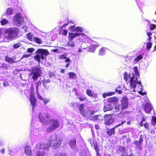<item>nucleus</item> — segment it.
<instances>
[{
    "label": "nucleus",
    "instance_id": "4be33fe9",
    "mask_svg": "<svg viewBox=\"0 0 156 156\" xmlns=\"http://www.w3.org/2000/svg\"><path fill=\"white\" fill-rule=\"evenodd\" d=\"M76 140L75 138L71 139L69 142V144L72 148H75L76 147Z\"/></svg>",
    "mask_w": 156,
    "mask_h": 156
},
{
    "label": "nucleus",
    "instance_id": "338daca9",
    "mask_svg": "<svg viewBox=\"0 0 156 156\" xmlns=\"http://www.w3.org/2000/svg\"><path fill=\"white\" fill-rule=\"evenodd\" d=\"M152 120L153 121L156 123V117L153 116L152 118Z\"/></svg>",
    "mask_w": 156,
    "mask_h": 156
},
{
    "label": "nucleus",
    "instance_id": "ea45409f",
    "mask_svg": "<svg viewBox=\"0 0 156 156\" xmlns=\"http://www.w3.org/2000/svg\"><path fill=\"white\" fill-rule=\"evenodd\" d=\"M21 46V44L20 42L14 44L13 46L14 49H17L19 48Z\"/></svg>",
    "mask_w": 156,
    "mask_h": 156
},
{
    "label": "nucleus",
    "instance_id": "f8f14e48",
    "mask_svg": "<svg viewBox=\"0 0 156 156\" xmlns=\"http://www.w3.org/2000/svg\"><path fill=\"white\" fill-rule=\"evenodd\" d=\"M96 112V111H91L89 109H86L80 113L82 116L88 119L90 115L93 114Z\"/></svg>",
    "mask_w": 156,
    "mask_h": 156
},
{
    "label": "nucleus",
    "instance_id": "c9c22d12",
    "mask_svg": "<svg viewBox=\"0 0 156 156\" xmlns=\"http://www.w3.org/2000/svg\"><path fill=\"white\" fill-rule=\"evenodd\" d=\"M87 94L90 97H92L94 95L93 93L90 90H87L86 91Z\"/></svg>",
    "mask_w": 156,
    "mask_h": 156
},
{
    "label": "nucleus",
    "instance_id": "58836bf2",
    "mask_svg": "<svg viewBox=\"0 0 156 156\" xmlns=\"http://www.w3.org/2000/svg\"><path fill=\"white\" fill-rule=\"evenodd\" d=\"M50 81L49 79H47L46 80H44L42 81L43 84L45 87H46V85L47 83H50Z\"/></svg>",
    "mask_w": 156,
    "mask_h": 156
},
{
    "label": "nucleus",
    "instance_id": "39448f33",
    "mask_svg": "<svg viewBox=\"0 0 156 156\" xmlns=\"http://www.w3.org/2000/svg\"><path fill=\"white\" fill-rule=\"evenodd\" d=\"M42 73V70L37 66L35 67L32 69V72L30 75L34 80L36 81Z\"/></svg>",
    "mask_w": 156,
    "mask_h": 156
},
{
    "label": "nucleus",
    "instance_id": "7c9ffc66",
    "mask_svg": "<svg viewBox=\"0 0 156 156\" xmlns=\"http://www.w3.org/2000/svg\"><path fill=\"white\" fill-rule=\"evenodd\" d=\"M34 41L37 44H40L42 43V41L41 39L37 38V37H34Z\"/></svg>",
    "mask_w": 156,
    "mask_h": 156
},
{
    "label": "nucleus",
    "instance_id": "b1692460",
    "mask_svg": "<svg viewBox=\"0 0 156 156\" xmlns=\"http://www.w3.org/2000/svg\"><path fill=\"white\" fill-rule=\"evenodd\" d=\"M118 101V98L116 97H113L110 98L108 99L107 101L108 102H109L110 103H111L117 102Z\"/></svg>",
    "mask_w": 156,
    "mask_h": 156
},
{
    "label": "nucleus",
    "instance_id": "cd10ccee",
    "mask_svg": "<svg viewBox=\"0 0 156 156\" xmlns=\"http://www.w3.org/2000/svg\"><path fill=\"white\" fill-rule=\"evenodd\" d=\"M43 142L40 143H38L37 144L36 147L37 149H44Z\"/></svg>",
    "mask_w": 156,
    "mask_h": 156
},
{
    "label": "nucleus",
    "instance_id": "f257e3e1",
    "mask_svg": "<svg viewBox=\"0 0 156 156\" xmlns=\"http://www.w3.org/2000/svg\"><path fill=\"white\" fill-rule=\"evenodd\" d=\"M135 73H132V76L130 74H128L127 72H125L124 73V79L126 82H127L128 79L130 78L129 82L131 88H133V91L135 92V89L136 87V84H140L141 85V82L140 80H138L140 78V75L136 66L133 67Z\"/></svg>",
    "mask_w": 156,
    "mask_h": 156
},
{
    "label": "nucleus",
    "instance_id": "bb28decb",
    "mask_svg": "<svg viewBox=\"0 0 156 156\" xmlns=\"http://www.w3.org/2000/svg\"><path fill=\"white\" fill-rule=\"evenodd\" d=\"M33 36V34L31 32H30L27 34L26 37L29 41H32L34 40Z\"/></svg>",
    "mask_w": 156,
    "mask_h": 156
},
{
    "label": "nucleus",
    "instance_id": "052dcab7",
    "mask_svg": "<svg viewBox=\"0 0 156 156\" xmlns=\"http://www.w3.org/2000/svg\"><path fill=\"white\" fill-rule=\"evenodd\" d=\"M75 36H76V37L80 36V35H83L84 34V33H83L82 34H80V33H76L74 34Z\"/></svg>",
    "mask_w": 156,
    "mask_h": 156
},
{
    "label": "nucleus",
    "instance_id": "4468645a",
    "mask_svg": "<svg viewBox=\"0 0 156 156\" xmlns=\"http://www.w3.org/2000/svg\"><path fill=\"white\" fill-rule=\"evenodd\" d=\"M117 92L119 94H121L122 92L121 90H118L116 88L115 90V91H111L109 92L104 93L102 94L103 97L104 98H106L108 96H110L113 95L115 94V92Z\"/></svg>",
    "mask_w": 156,
    "mask_h": 156
},
{
    "label": "nucleus",
    "instance_id": "c756f323",
    "mask_svg": "<svg viewBox=\"0 0 156 156\" xmlns=\"http://www.w3.org/2000/svg\"><path fill=\"white\" fill-rule=\"evenodd\" d=\"M13 12L12 9L11 8H8L6 10L5 14L7 15H11L12 14Z\"/></svg>",
    "mask_w": 156,
    "mask_h": 156
},
{
    "label": "nucleus",
    "instance_id": "6e6d98bb",
    "mask_svg": "<svg viewBox=\"0 0 156 156\" xmlns=\"http://www.w3.org/2000/svg\"><path fill=\"white\" fill-rule=\"evenodd\" d=\"M48 75L51 78L53 76H54V74L52 72H49L48 73Z\"/></svg>",
    "mask_w": 156,
    "mask_h": 156
},
{
    "label": "nucleus",
    "instance_id": "2f4dec72",
    "mask_svg": "<svg viewBox=\"0 0 156 156\" xmlns=\"http://www.w3.org/2000/svg\"><path fill=\"white\" fill-rule=\"evenodd\" d=\"M0 68L3 69L7 70L9 69L8 65L5 63H3L0 66Z\"/></svg>",
    "mask_w": 156,
    "mask_h": 156
},
{
    "label": "nucleus",
    "instance_id": "9d476101",
    "mask_svg": "<svg viewBox=\"0 0 156 156\" xmlns=\"http://www.w3.org/2000/svg\"><path fill=\"white\" fill-rule=\"evenodd\" d=\"M23 20V17L20 13L17 14L14 16V21L18 25L22 24Z\"/></svg>",
    "mask_w": 156,
    "mask_h": 156
},
{
    "label": "nucleus",
    "instance_id": "1a4fd4ad",
    "mask_svg": "<svg viewBox=\"0 0 156 156\" xmlns=\"http://www.w3.org/2000/svg\"><path fill=\"white\" fill-rule=\"evenodd\" d=\"M126 122V120H122L121 123H119L111 129H108L107 131H106V133L109 137L111 136L112 135H114L115 134V129L118 127L122 125Z\"/></svg>",
    "mask_w": 156,
    "mask_h": 156
},
{
    "label": "nucleus",
    "instance_id": "f3484780",
    "mask_svg": "<svg viewBox=\"0 0 156 156\" xmlns=\"http://www.w3.org/2000/svg\"><path fill=\"white\" fill-rule=\"evenodd\" d=\"M113 108L111 103H110L107 101L104 102L103 110L104 112L112 110Z\"/></svg>",
    "mask_w": 156,
    "mask_h": 156
},
{
    "label": "nucleus",
    "instance_id": "e433bc0d",
    "mask_svg": "<svg viewBox=\"0 0 156 156\" xmlns=\"http://www.w3.org/2000/svg\"><path fill=\"white\" fill-rule=\"evenodd\" d=\"M84 104H82L80 105L79 106V110L80 113L81 112L85 110L84 109Z\"/></svg>",
    "mask_w": 156,
    "mask_h": 156
},
{
    "label": "nucleus",
    "instance_id": "f704fd0d",
    "mask_svg": "<svg viewBox=\"0 0 156 156\" xmlns=\"http://www.w3.org/2000/svg\"><path fill=\"white\" fill-rule=\"evenodd\" d=\"M45 153L44 151H38L37 152V156H44Z\"/></svg>",
    "mask_w": 156,
    "mask_h": 156
},
{
    "label": "nucleus",
    "instance_id": "4c0bfd02",
    "mask_svg": "<svg viewBox=\"0 0 156 156\" xmlns=\"http://www.w3.org/2000/svg\"><path fill=\"white\" fill-rule=\"evenodd\" d=\"M72 41H69L68 42L67 44L70 47H74L75 46V44L74 42H72Z\"/></svg>",
    "mask_w": 156,
    "mask_h": 156
},
{
    "label": "nucleus",
    "instance_id": "aec40b11",
    "mask_svg": "<svg viewBox=\"0 0 156 156\" xmlns=\"http://www.w3.org/2000/svg\"><path fill=\"white\" fill-rule=\"evenodd\" d=\"M44 146V148L45 149H48L49 148L50 146H51V144H50L49 139H46L44 140L43 141Z\"/></svg>",
    "mask_w": 156,
    "mask_h": 156
},
{
    "label": "nucleus",
    "instance_id": "6ab92c4d",
    "mask_svg": "<svg viewBox=\"0 0 156 156\" xmlns=\"http://www.w3.org/2000/svg\"><path fill=\"white\" fill-rule=\"evenodd\" d=\"M101 117L100 115H93V114L90 115L89 116V119L90 120L93 121H96L98 120H101Z\"/></svg>",
    "mask_w": 156,
    "mask_h": 156
},
{
    "label": "nucleus",
    "instance_id": "7ed1b4c3",
    "mask_svg": "<svg viewBox=\"0 0 156 156\" xmlns=\"http://www.w3.org/2000/svg\"><path fill=\"white\" fill-rule=\"evenodd\" d=\"M49 140L51 147L54 149H56L58 148L62 141V138L55 134L51 136Z\"/></svg>",
    "mask_w": 156,
    "mask_h": 156
},
{
    "label": "nucleus",
    "instance_id": "20e7f679",
    "mask_svg": "<svg viewBox=\"0 0 156 156\" xmlns=\"http://www.w3.org/2000/svg\"><path fill=\"white\" fill-rule=\"evenodd\" d=\"M36 55L34 56V59L38 62L40 63L41 58L43 60L44 58L49 54V51L47 49H38L36 51Z\"/></svg>",
    "mask_w": 156,
    "mask_h": 156
},
{
    "label": "nucleus",
    "instance_id": "a19ab883",
    "mask_svg": "<svg viewBox=\"0 0 156 156\" xmlns=\"http://www.w3.org/2000/svg\"><path fill=\"white\" fill-rule=\"evenodd\" d=\"M8 22V21L7 20L4 19L2 20L1 21V25H4L6 24Z\"/></svg>",
    "mask_w": 156,
    "mask_h": 156
},
{
    "label": "nucleus",
    "instance_id": "a18cd8bd",
    "mask_svg": "<svg viewBox=\"0 0 156 156\" xmlns=\"http://www.w3.org/2000/svg\"><path fill=\"white\" fill-rule=\"evenodd\" d=\"M152 44L151 42H149L147 44L146 47L148 50H149L150 48H151Z\"/></svg>",
    "mask_w": 156,
    "mask_h": 156
},
{
    "label": "nucleus",
    "instance_id": "0e129e2a",
    "mask_svg": "<svg viewBox=\"0 0 156 156\" xmlns=\"http://www.w3.org/2000/svg\"><path fill=\"white\" fill-rule=\"evenodd\" d=\"M65 59V62H71L70 59L68 57H66Z\"/></svg>",
    "mask_w": 156,
    "mask_h": 156
},
{
    "label": "nucleus",
    "instance_id": "864d4df0",
    "mask_svg": "<svg viewBox=\"0 0 156 156\" xmlns=\"http://www.w3.org/2000/svg\"><path fill=\"white\" fill-rule=\"evenodd\" d=\"M66 56L64 55H59V58L61 59H64L65 58Z\"/></svg>",
    "mask_w": 156,
    "mask_h": 156
},
{
    "label": "nucleus",
    "instance_id": "2eb2a0df",
    "mask_svg": "<svg viewBox=\"0 0 156 156\" xmlns=\"http://www.w3.org/2000/svg\"><path fill=\"white\" fill-rule=\"evenodd\" d=\"M30 101L31 102V104L32 105V107L33 109H34L35 106H36L37 100L35 97L34 94L31 93L29 99Z\"/></svg>",
    "mask_w": 156,
    "mask_h": 156
},
{
    "label": "nucleus",
    "instance_id": "603ef678",
    "mask_svg": "<svg viewBox=\"0 0 156 156\" xmlns=\"http://www.w3.org/2000/svg\"><path fill=\"white\" fill-rule=\"evenodd\" d=\"M94 149H95L96 153L99 152V150L98 146L94 147Z\"/></svg>",
    "mask_w": 156,
    "mask_h": 156
},
{
    "label": "nucleus",
    "instance_id": "8fccbe9b",
    "mask_svg": "<svg viewBox=\"0 0 156 156\" xmlns=\"http://www.w3.org/2000/svg\"><path fill=\"white\" fill-rule=\"evenodd\" d=\"M34 50V49L33 48H28L27 49V51L30 53L33 52Z\"/></svg>",
    "mask_w": 156,
    "mask_h": 156
},
{
    "label": "nucleus",
    "instance_id": "79ce46f5",
    "mask_svg": "<svg viewBox=\"0 0 156 156\" xmlns=\"http://www.w3.org/2000/svg\"><path fill=\"white\" fill-rule=\"evenodd\" d=\"M41 83L42 82L41 81L39 80L38 81L37 84V85L36 86V91H38V87L40 86L41 85Z\"/></svg>",
    "mask_w": 156,
    "mask_h": 156
},
{
    "label": "nucleus",
    "instance_id": "69168bd1",
    "mask_svg": "<svg viewBox=\"0 0 156 156\" xmlns=\"http://www.w3.org/2000/svg\"><path fill=\"white\" fill-rule=\"evenodd\" d=\"M143 122L141 120L140 122L139 123V124L140 127H142L144 126Z\"/></svg>",
    "mask_w": 156,
    "mask_h": 156
},
{
    "label": "nucleus",
    "instance_id": "ddd939ff",
    "mask_svg": "<svg viewBox=\"0 0 156 156\" xmlns=\"http://www.w3.org/2000/svg\"><path fill=\"white\" fill-rule=\"evenodd\" d=\"M142 107L146 113L149 114L151 112L152 108L151 106L150 103H146L143 104Z\"/></svg>",
    "mask_w": 156,
    "mask_h": 156
},
{
    "label": "nucleus",
    "instance_id": "6e6552de",
    "mask_svg": "<svg viewBox=\"0 0 156 156\" xmlns=\"http://www.w3.org/2000/svg\"><path fill=\"white\" fill-rule=\"evenodd\" d=\"M104 124L106 125H110L114 122L115 119L112 114H108L104 116Z\"/></svg>",
    "mask_w": 156,
    "mask_h": 156
},
{
    "label": "nucleus",
    "instance_id": "473e14b6",
    "mask_svg": "<svg viewBox=\"0 0 156 156\" xmlns=\"http://www.w3.org/2000/svg\"><path fill=\"white\" fill-rule=\"evenodd\" d=\"M69 77L70 79H73L76 76V74L75 73L73 72H69Z\"/></svg>",
    "mask_w": 156,
    "mask_h": 156
},
{
    "label": "nucleus",
    "instance_id": "0eeeda50",
    "mask_svg": "<svg viewBox=\"0 0 156 156\" xmlns=\"http://www.w3.org/2000/svg\"><path fill=\"white\" fill-rule=\"evenodd\" d=\"M38 118L40 122L44 124L48 123L50 119V116L44 113H40Z\"/></svg>",
    "mask_w": 156,
    "mask_h": 156
},
{
    "label": "nucleus",
    "instance_id": "c03bdc74",
    "mask_svg": "<svg viewBox=\"0 0 156 156\" xmlns=\"http://www.w3.org/2000/svg\"><path fill=\"white\" fill-rule=\"evenodd\" d=\"M37 96V97L38 98L41 100H43V99L42 97L40 95L38 91H36Z\"/></svg>",
    "mask_w": 156,
    "mask_h": 156
},
{
    "label": "nucleus",
    "instance_id": "de8ad7c7",
    "mask_svg": "<svg viewBox=\"0 0 156 156\" xmlns=\"http://www.w3.org/2000/svg\"><path fill=\"white\" fill-rule=\"evenodd\" d=\"M144 126L145 129H149L150 128H149V125L148 123L147 122H145L144 123Z\"/></svg>",
    "mask_w": 156,
    "mask_h": 156
},
{
    "label": "nucleus",
    "instance_id": "37998d69",
    "mask_svg": "<svg viewBox=\"0 0 156 156\" xmlns=\"http://www.w3.org/2000/svg\"><path fill=\"white\" fill-rule=\"evenodd\" d=\"M82 28L80 27H76V28L75 29V31L81 32H82Z\"/></svg>",
    "mask_w": 156,
    "mask_h": 156
},
{
    "label": "nucleus",
    "instance_id": "4d7b16f0",
    "mask_svg": "<svg viewBox=\"0 0 156 156\" xmlns=\"http://www.w3.org/2000/svg\"><path fill=\"white\" fill-rule=\"evenodd\" d=\"M67 32L68 31L66 29H65L63 30V32H62V34L63 35H66L67 34Z\"/></svg>",
    "mask_w": 156,
    "mask_h": 156
},
{
    "label": "nucleus",
    "instance_id": "dca6fc26",
    "mask_svg": "<svg viewBox=\"0 0 156 156\" xmlns=\"http://www.w3.org/2000/svg\"><path fill=\"white\" fill-rule=\"evenodd\" d=\"M143 141V137L142 135H140L139 140H135L133 143L137 145L136 147L139 150L142 149V144Z\"/></svg>",
    "mask_w": 156,
    "mask_h": 156
},
{
    "label": "nucleus",
    "instance_id": "a211bd4d",
    "mask_svg": "<svg viewBox=\"0 0 156 156\" xmlns=\"http://www.w3.org/2000/svg\"><path fill=\"white\" fill-rule=\"evenodd\" d=\"M24 152L27 155L31 156L32 154L31 148L30 146H27L24 147Z\"/></svg>",
    "mask_w": 156,
    "mask_h": 156
},
{
    "label": "nucleus",
    "instance_id": "09e8293b",
    "mask_svg": "<svg viewBox=\"0 0 156 156\" xmlns=\"http://www.w3.org/2000/svg\"><path fill=\"white\" fill-rule=\"evenodd\" d=\"M91 146H94V147L96 146H98V144L97 141L94 140L92 144H91Z\"/></svg>",
    "mask_w": 156,
    "mask_h": 156
},
{
    "label": "nucleus",
    "instance_id": "423d86ee",
    "mask_svg": "<svg viewBox=\"0 0 156 156\" xmlns=\"http://www.w3.org/2000/svg\"><path fill=\"white\" fill-rule=\"evenodd\" d=\"M49 126L47 129V131L48 132L54 130L58 127L59 126V122L57 119H51L49 120Z\"/></svg>",
    "mask_w": 156,
    "mask_h": 156
},
{
    "label": "nucleus",
    "instance_id": "774afa93",
    "mask_svg": "<svg viewBox=\"0 0 156 156\" xmlns=\"http://www.w3.org/2000/svg\"><path fill=\"white\" fill-rule=\"evenodd\" d=\"M8 83L7 82H5L3 83V85L4 86L6 87L8 85Z\"/></svg>",
    "mask_w": 156,
    "mask_h": 156
},
{
    "label": "nucleus",
    "instance_id": "49530a36",
    "mask_svg": "<svg viewBox=\"0 0 156 156\" xmlns=\"http://www.w3.org/2000/svg\"><path fill=\"white\" fill-rule=\"evenodd\" d=\"M156 28V26L155 24H151L150 29L151 30H153Z\"/></svg>",
    "mask_w": 156,
    "mask_h": 156
},
{
    "label": "nucleus",
    "instance_id": "5701e85b",
    "mask_svg": "<svg viewBox=\"0 0 156 156\" xmlns=\"http://www.w3.org/2000/svg\"><path fill=\"white\" fill-rule=\"evenodd\" d=\"M123 110V109H122L120 104H116L114 107V112H118L120 110L122 111Z\"/></svg>",
    "mask_w": 156,
    "mask_h": 156
},
{
    "label": "nucleus",
    "instance_id": "f03ea898",
    "mask_svg": "<svg viewBox=\"0 0 156 156\" xmlns=\"http://www.w3.org/2000/svg\"><path fill=\"white\" fill-rule=\"evenodd\" d=\"M19 29L17 28H11L8 29L4 34L5 41L9 42L17 37L19 33Z\"/></svg>",
    "mask_w": 156,
    "mask_h": 156
},
{
    "label": "nucleus",
    "instance_id": "393cba45",
    "mask_svg": "<svg viewBox=\"0 0 156 156\" xmlns=\"http://www.w3.org/2000/svg\"><path fill=\"white\" fill-rule=\"evenodd\" d=\"M5 60L7 62H8L10 63H14L16 62L14 61L13 58H11L9 57L8 55H6L5 56Z\"/></svg>",
    "mask_w": 156,
    "mask_h": 156
},
{
    "label": "nucleus",
    "instance_id": "72a5a7b5",
    "mask_svg": "<svg viewBox=\"0 0 156 156\" xmlns=\"http://www.w3.org/2000/svg\"><path fill=\"white\" fill-rule=\"evenodd\" d=\"M143 56L142 55H139L137 56L136 57L133 59V61L137 62L138 61L141 60L143 58Z\"/></svg>",
    "mask_w": 156,
    "mask_h": 156
},
{
    "label": "nucleus",
    "instance_id": "c85d7f7f",
    "mask_svg": "<svg viewBox=\"0 0 156 156\" xmlns=\"http://www.w3.org/2000/svg\"><path fill=\"white\" fill-rule=\"evenodd\" d=\"M68 36V39L69 41H73V38L76 37L74 33H69Z\"/></svg>",
    "mask_w": 156,
    "mask_h": 156
},
{
    "label": "nucleus",
    "instance_id": "680f3d73",
    "mask_svg": "<svg viewBox=\"0 0 156 156\" xmlns=\"http://www.w3.org/2000/svg\"><path fill=\"white\" fill-rule=\"evenodd\" d=\"M55 156H67L65 153H61L60 154H57Z\"/></svg>",
    "mask_w": 156,
    "mask_h": 156
},
{
    "label": "nucleus",
    "instance_id": "3c124183",
    "mask_svg": "<svg viewBox=\"0 0 156 156\" xmlns=\"http://www.w3.org/2000/svg\"><path fill=\"white\" fill-rule=\"evenodd\" d=\"M30 54H27L23 55L21 58V59H22L25 58H27L29 57L30 56Z\"/></svg>",
    "mask_w": 156,
    "mask_h": 156
},
{
    "label": "nucleus",
    "instance_id": "e2e57ef3",
    "mask_svg": "<svg viewBox=\"0 0 156 156\" xmlns=\"http://www.w3.org/2000/svg\"><path fill=\"white\" fill-rule=\"evenodd\" d=\"M138 93L141 95L143 96L146 94L145 92H143L142 91H139Z\"/></svg>",
    "mask_w": 156,
    "mask_h": 156
},
{
    "label": "nucleus",
    "instance_id": "a878e982",
    "mask_svg": "<svg viewBox=\"0 0 156 156\" xmlns=\"http://www.w3.org/2000/svg\"><path fill=\"white\" fill-rule=\"evenodd\" d=\"M107 48L105 47H102L99 51L98 54L100 55H103L106 53Z\"/></svg>",
    "mask_w": 156,
    "mask_h": 156
},
{
    "label": "nucleus",
    "instance_id": "5fc2aeb1",
    "mask_svg": "<svg viewBox=\"0 0 156 156\" xmlns=\"http://www.w3.org/2000/svg\"><path fill=\"white\" fill-rule=\"evenodd\" d=\"M76 27L74 26H72L70 27V29L71 30V31H75V29Z\"/></svg>",
    "mask_w": 156,
    "mask_h": 156
},
{
    "label": "nucleus",
    "instance_id": "412c9836",
    "mask_svg": "<svg viewBox=\"0 0 156 156\" xmlns=\"http://www.w3.org/2000/svg\"><path fill=\"white\" fill-rule=\"evenodd\" d=\"M99 44H93L91 45L89 47L88 51L90 52H94V51L95 49L97 48L99 46Z\"/></svg>",
    "mask_w": 156,
    "mask_h": 156
},
{
    "label": "nucleus",
    "instance_id": "bf43d9fd",
    "mask_svg": "<svg viewBox=\"0 0 156 156\" xmlns=\"http://www.w3.org/2000/svg\"><path fill=\"white\" fill-rule=\"evenodd\" d=\"M52 51L54 52H57L58 53H60V51L58 49H54L52 50Z\"/></svg>",
    "mask_w": 156,
    "mask_h": 156
},
{
    "label": "nucleus",
    "instance_id": "13d9d810",
    "mask_svg": "<svg viewBox=\"0 0 156 156\" xmlns=\"http://www.w3.org/2000/svg\"><path fill=\"white\" fill-rule=\"evenodd\" d=\"M123 116V114L121 112H120L117 115L118 117H119V118L122 117Z\"/></svg>",
    "mask_w": 156,
    "mask_h": 156
},
{
    "label": "nucleus",
    "instance_id": "9b49d317",
    "mask_svg": "<svg viewBox=\"0 0 156 156\" xmlns=\"http://www.w3.org/2000/svg\"><path fill=\"white\" fill-rule=\"evenodd\" d=\"M121 102L120 105L123 110L128 107V98L126 97H123L121 100Z\"/></svg>",
    "mask_w": 156,
    "mask_h": 156
}]
</instances>
